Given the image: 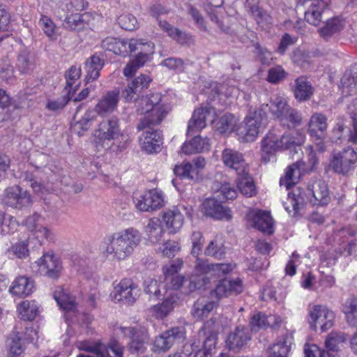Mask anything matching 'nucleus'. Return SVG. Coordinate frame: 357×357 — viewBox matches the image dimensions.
<instances>
[{
	"instance_id": "nucleus-25",
	"label": "nucleus",
	"mask_w": 357,
	"mask_h": 357,
	"mask_svg": "<svg viewBox=\"0 0 357 357\" xmlns=\"http://www.w3.org/2000/svg\"><path fill=\"white\" fill-rule=\"evenodd\" d=\"M88 351L95 354L98 357H123V347L116 340H112L107 347L98 343L85 348Z\"/></svg>"
},
{
	"instance_id": "nucleus-37",
	"label": "nucleus",
	"mask_w": 357,
	"mask_h": 357,
	"mask_svg": "<svg viewBox=\"0 0 357 357\" xmlns=\"http://www.w3.org/2000/svg\"><path fill=\"white\" fill-rule=\"evenodd\" d=\"M331 3V0H313L308 10L305 13V20L314 26H317L322 17V15L314 10L316 6L319 9H326Z\"/></svg>"
},
{
	"instance_id": "nucleus-64",
	"label": "nucleus",
	"mask_w": 357,
	"mask_h": 357,
	"mask_svg": "<svg viewBox=\"0 0 357 357\" xmlns=\"http://www.w3.org/2000/svg\"><path fill=\"white\" fill-rule=\"evenodd\" d=\"M268 317L262 312L254 314L250 320V324L252 331H258L261 328H266L269 326Z\"/></svg>"
},
{
	"instance_id": "nucleus-19",
	"label": "nucleus",
	"mask_w": 357,
	"mask_h": 357,
	"mask_svg": "<svg viewBox=\"0 0 357 357\" xmlns=\"http://www.w3.org/2000/svg\"><path fill=\"white\" fill-rule=\"evenodd\" d=\"M243 290V282L240 278H225L218 282L213 294H215V297L221 298L238 295L241 294Z\"/></svg>"
},
{
	"instance_id": "nucleus-63",
	"label": "nucleus",
	"mask_w": 357,
	"mask_h": 357,
	"mask_svg": "<svg viewBox=\"0 0 357 357\" xmlns=\"http://www.w3.org/2000/svg\"><path fill=\"white\" fill-rule=\"evenodd\" d=\"M304 353L305 357H340V355L336 354H328L316 344L305 345Z\"/></svg>"
},
{
	"instance_id": "nucleus-44",
	"label": "nucleus",
	"mask_w": 357,
	"mask_h": 357,
	"mask_svg": "<svg viewBox=\"0 0 357 357\" xmlns=\"http://www.w3.org/2000/svg\"><path fill=\"white\" fill-rule=\"evenodd\" d=\"M128 40L107 38L102 43L103 47L115 54L126 55L128 53Z\"/></svg>"
},
{
	"instance_id": "nucleus-41",
	"label": "nucleus",
	"mask_w": 357,
	"mask_h": 357,
	"mask_svg": "<svg viewBox=\"0 0 357 357\" xmlns=\"http://www.w3.org/2000/svg\"><path fill=\"white\" fill-rule=\"evenodd\" d=\"M17 68L22 74H29L35 68L34 58L30 51L22 50L17 59Z\"/></svg>"
},
{
	"instance_id": "nucleus-18",
	"label": "nucleus",
	"mask_w": 357,
	"mask_h": 357,
	"mask_svg": "<svg viewBox=\"0 0 357 357\" xmlns=\"http://www.w3.org/2000/svg\"><path fill=\"white\" fill-rule=\"evenodd\" d=\"M183 264V260L178 258L175 259L170 265L163 266L165 288L178 289L182 286L184 277L178 275V271L181 268Z\"/></svg>"
},
{
	"instance_id": "nucleus-42",
	"label": "nucleus",
	"mask_w": 357,
	"mask_h": 357,
	"mask_svg": "<svg viewBox=\"0 0 357 357\" xmlns=\"http://www.w3.org/2000/svg\"><path fill=\"white\" fill-rule=\"evenodd\" d=\"M342 312L344 314L347 323L352 326L357 327V298L350 297L342 305Z\"/></svg>"
},
{
	"instance_id": "nucleus-7",
	"label": "nucleus",
	"mask_w": 357,
	"mask_h": 357,
	"mask_svg": "<svg viewBox=\"0 0 357 357\" xmlns=\"http://www.w3.org/2000/svg\"><path fill=\"white\" fill-rule=\"evenodd\" d=\"M357 167V152L351 146L331 153L329 168L335 174L346 176Z\"/></svg>"
},
{
	"instance_id": "nucleus-36",
	"label": "nucleus",
	"mask_w": 357,
	"mask_h": 357,
	"mask_svg": "<svg viewBox=\"0 0 357 357\" xmlns=\"http://www.w3.org/2000/svg\"><path fill=\"white\" fill-rule=\"evenodd\" d=\"M328 127L327 118L321 113H314L307 123V132L310 136L324 134Z\"/></svg>"
},
{
	"instance_id": "nucleus-23",
	"label": "nucleus",
	"mask_w": 357,
	"mask_h": 357,
	"mask_svg": "<svg viewBox=\"0 0 357 357\" xmlns=\"http://www.w3.org/2000/svg\"><path fill=\"white\" fill-rule=\"evenodd\" d=\"M250 339L249 329L244 326H238L229 334L226 344L229 350L239 351Z\"/></svg>"
},
{
	"instance_id": "nucleus-45",
	"label": "nucleus",
	"mask_w": 357,
	"mask_h": 357,
	"mask_svg": "<svg viewBox=\"0 0 357 357\" xmlns=\"http://www.w3.org/2000/svg\"><path fill=\"white\" fill-rule=\"evenodd\" d=\"M128 53L144 54L145 53H154L155 45L144 39L131 38L128 40Z\"/></svg>"
},
{
	"instance_id": "nucleus-39",
	"label": "nucleus",
	"mask_w": 357,
	"mask_h": 357,
	"mask_svg": "<svg viewBox=\"0 0 357 357\" xmlns=\"http://www.w3.org/2000/svg\"><path fill=\"white\" fill-rule=\"evenodd\" d=\"M342 93L350 95L356 91L357 87V64H355L350 70H347L341 79Z\"/></svg>"
},
{
	"instance_id": "nucleus-6",
	"label": "nucleus",
	"mask_w": 357,
	"mask_h": 357,
	"mask_svg": "<svg viewBox=\"0 0 357 357\" xmlns=\"http://www.w3.org/2000/svg\"><path fill=\"white\" fill-rule=\"evenodd\" d=\"M266 105L258 107H251L244 119L245 126L238 130L239 139L243 142H253L257 137L262 126V121L266 118Z\"/></svg>"
},
{
	"instance_id": "nucleus-26",
	"label": "nucleus",
	"mask_w": 357,
	"mask_h": 357,
	"mask_svg": "<svg viewBox=\"0 0 357 357\" xmlns=\"http://www.w3.org/2000/svg\"><path fill=\"white\" fill-rule=\"evenodd\" d=\"M141 149L148 153L158 151L162 144V136L156 130H148L144 132L139 139Z\"/></svg>"
},
{
	"instance_id": "nucleus-54",
	"label": "nucleus",
	"mask_w": 357,
	"mask_h": 357,
	"mask_svg": "<svg viewBox=\"0 0 357 357\" xmlns=\"http://www.w3.org/2000/svg\"><path fill=\"white\" fill-rule=\"evenodd\" d=\"M302 120L301 113L297 109L290 107L278 119V121L281 125L291 128L301 125Z\"/></svg>"
},
{
	"instance_id": "nucleus-8",
	"label": "nucleus",
	"mask_w": 357,
	"mask_h": 357,
	"mask_svg": "<svg viewBox=\"0 0 357 357\" xmlns=\"http://www.w3.org/2000/svg\"><path fill=\"white\" fill-rule=\"evenodd\" d=\"M335 315L333 310L324 305H314L308 308L307 321L310 327L322 331L330 329L334 324Z\"/></svg>"
},
{
	"instance_id": "nucleus-35",
	"label": "nucleus",
	"mask_w": 357,
	"mask_h": 357,
	"mask_svg": "<svg viewBox=\"0 0 357 357\" xmlns=\"http://www.w3.org/2000/svg\"><path fill=\"white\" fill-rule=\"evenodd\" d=\"M54 298L59 307L65 311L73 312L76 310L77 303L75 298L68 292L58 287L54 292Z\"/></svg>"
},
{
	"instance_id": "nucleus-5",
	"label": "nucleus",
	"mask_w": 357,
	"mask_h": 357,
	"mask_svg": "<svg viewBox=\"0 0 357 357\" xmlns=\"http://www.w3.org/2000/svg\"><path fill=\"white\" fill-rule=\"evenodd\" d=\"M234 268V264H209L206 260L197 258L193 273L190 277V289H195L204 287L209 283L211 277H220L228 274Z\"/></svg>"
},
{
	"instance_id": "nucleus-46",
	"label": "nucleus",
	"mask_w": 357,
	"mask_h": 357,
	"mask_svg": "<svg viewBox=\"0 0 357 357\" xmlns=\"http://www.w3.org/2000/svg\"><path fill=\"white\" fill-rule=\"evenodd\" d=\"M313 94V89L306 78L301 77L296 79L294 95L299 101H305L310 98Z\"/></svg>"
},
{
	"instance_id": "nucleus-14",
	"label": "nucleus",
	"mask_w": 357,
	"mask_h": 357,
	"mask_svg": "<svg viewBox=\"0 0 357 357\" xmlns=\"http://www.w3.org/2000/svg\"><path fill=\"white\" fill-rule=\"evenodd\" d=\"M248 223L266 234L274 232L273 220L270 213L258 209L250 210L246 215Z\"/></svg>"
},
{
	"instance_id": "nucleus-55",
	"label": "nucleus",
	"mask_w": 357,
	"mask_h": 357,
	"mask_svg": "<svg viewBox=\"0 0 357 357\" xmlns=\"http://www.w3.org/2000/svg\"><path fill=\"white\" fill-rule=\"evenodd\" d=\"M176 296L170 294L161 304L155 305L152 307L153 315L158 319L166 317L174 308Z\"/></svg>"
},
{
	"instance_id": "nucleus-50",
	"label": "nucleus",
	"mask_w": 357,
	"mask_h": 357,
	"mask_svg": "<svg viewBox=\"0 0 357 357\" xmlns=\"http://www.w3.org/2000/svg\"><path fill=\"white\" fill-rule=\"evenodd\" d=\"M237 187L239 191L246 197H252L256 193L252 178L248 174V169L243 175H238Z\"/></svg>"
},
{
	"instance_id": "nucleus-16",
	"label": "nucleus",
	"mask_w": 357,
	"mask_h": 357,
	"mask_svg": "<svg viewBox=\"0 0 357 357\" xmlns=\"http://www.w3.org/2000/svg\"><path fill=\"white\" fill-rule=\"evenodd\" d=\"M223 164L228 168L234 169L238 175H243L248 169L242 153L230 148H225L221 155Z\"/></svg>"
},
{
	"instance_id": "nucleus-49",
	"label": "nucleus",
	"mask_w": 357,
	"mask_h": 357,
	"mask_svg": "<svg viewBox=\"0 0 357 357\" xmlns=\"http://www.w3.org/2000/svg\"><path fill=\"white\" fill-rule=\"evenodd\" d=\"M145 232L151 243H158L163 234V229L160 219L156 218L150 219L145 227Z\"/></svg>"
},
{
	"instance_id": "nucleus-62",
	"label": "nucleus",
	"mask_w": 357,
	"mask_h": 357,
	"mask_svg": "<svg viewBox=\"0 0 357 357\" xmlns=\"http://www.w3.org/2000/svg\"><path fill=\"white\" fill-rule=\"evenodd\" d=\"M29 239L20 241L13 244L7 250V254L10 257H15L18 259H24L29 256L28 242Z\"/></svg>"
},
{
	"instance_id": "nucleus-34",
	"label": "nucleus",
	"mask_w": 357,
	"mask_h": 357,
	"mask_svg": "<svg viewBox=\"0 0 357 357\" xmlns=\"http://www.w3.org/2000/svg\"><path fill=\"white\" fill-rule=\"evenodd\" d=\"M105 65L104 60L98 55H93L85 61L86 83L93 82L100 76V71Z\"/></svg>"
},
{
	"instance_id": "nucleus-29",
	"label": "nucleus",
	"mask_w": 357,
	"mask_h": 357,
	"mask_svg": "<svg viewBox=\"0 0 357 357\" xmlns=\"http://www.w3.org/2000/svg\"><path fill=\"white\" fill-rule=\"evenodd\" d=\"M212 109L208 107H201L195 110L189 121L187 133L194 134L199 132L206 126V120L212 113Z\"/></svg>"
},
{
	"instance_id": "nucleus-21",
	"label": "nucleus",
	"mask_w": 357,
	"mask_h": 357,
	"mask_svg": "<svg viewBox=\"0 0 357 357\" xmlns=\"http://www.w3.org/2000/svg\"><path fill=\"white\" fill-rule=\"evenodd\" d=\"M202 210L206 215L215 220L228 221L232 218L231 210L215 199H206L202 204Z\"/></svg>"
},
{
	"instance_id": "nucleus-2",
	"label": "nucleus",
	"mask_w": 357,
	"mask_h": 357,
	"mask_svg": "<svg viewBox=\"0 0 357 357\" xmlns=\"http://www.w3.org/2000/svg\"><path fill=\"white\" fill-rule=\"evenodd\" d=\"M141 240L140 232L134 228H128L114 233L107 238L104 251L105 255L112 259L123 260L133 252Z\"/></svg>"
},
{
	"instance_id": "nucleus-43",
	"label": "nucleus",
	"mask_w": 357,
	"mask_h": 357,
	"mask_svg": "<svg viewBox=\"0 0 357 357\" xmlns=\"http://www.w3.org/2000/svg\"><path fill=\"white\" fill-rule=\"evenodd\" d=\"M238 119L234 115L226 113L215 122V129L220 133H231L236 126Z\"/></svg>"
},
{
	"instance_id": "nucleus-3",
	"label": "nucleus",
	"mask_w": 357,
	"mask_h": 357,
	"mask_svg": "<svg viewBox=\"0 0 357 357\" xmlns=\"http://www.w3.org/2000/svg\"><path fill=\"white\" fill-rule=\"evenodd\" d=\"M137 111L144 116L137 126L138 130H143L160 124L169 109L162 102L161 94L156 93L142 97L137 103Z\"/></svg>"
},
{
	"instance_id": "nucleus-13",
	"label": "nucleus",
	"mask_w": 357,
	"mask_h": 357,
	"mask_svg": "<svg viewBox=\"0 0 357 357\" xmlns=\"http://www.w3.org/2000/svg\"><path fill=\"white\" fill-rule=\"evenodd\" d=\"M185 338V329L183 326L173 327L156 337L154 340L155 351H167L174 344L183 342Z\"/></svg>"
},
{
	"instance_id": "nucleus-60",
	"label": "nucleus",
	"mask_w": 357,
	"mask_h": 357,
	"mask_svg": "<svg viewBox=\"0 0 357 357\" xmlns=\"http://www.w3.org/2000/svg\"><path fill=\"white\" fill-rule=\"evenodd\" d=\"M343 26V22L340 19L331 18L326 21L325 26L319 29V32L323 37H328L340 31Z\"/></svg>"
},
{
	"instance_id": "nucleus-32",
	"label": "nucleus",
	"mask_w": 357,
	"mask_h": 357,
	"mask_svg": "<svg viewBox=\"0 0 357 357\" xmlns=\"http://www.w3.org/2000/svg\"><path fill=\"white\" fill-rule=\"evenodd\" d=\"M211 144L207 137L200 135L195 136L190 141L186 142L182 146V152L185 155H192L207 151L210 149Z\"/></svg>"
},
{
	"instance_id": "nucleus-57",
	"label": "nucleus",
	"mask_w": 357,
	"mask_h": 357,
	"mask_svg": "<svg viewBox=\"0 0 357 357\" xmlns=\"http://www.w3.org/2000/svg\"><path fill=\"white\" fill-rule=\"evenodd\" d=\"M25 347L18 333L13 334L8 340V356L22 357Z\"/></svg>"
},
{
	"instance_id": "nucleus-47",
	"label": "nucleus",
	"mask_w": 357,
	"mask_h": 357,
	"mask_svg": "<svg viewBox=\"0 0 357 357\" xmlns=\"http://www.w3.org/2000/svg\"><path fill=\"white\" fill-rule=\"evenodd\" d=\"M289 107L286 98L280 95L275 94L271 99L269 109L278 121Z\"/></svg>"
},
{
	"instance_id": "nucleus-52",
	"label": "nucleus",
	"mask_w": 357,
	"mask_h": 357,
	"mask_svg": "<svg viewBox=\"0 0 357 357\" xmlns=\"http://www.w3.org/2000/svg\"><path fill=\"white\" fill-rule=\"evenodd\" d=\"M17 312L21 319L31 321L38 313V307L34 301H24L17 306Z\"/></svg>"
},
{
	"instance_id": "nucleus-27",
	"label": "nucleus",
	"mask_w": 357,
	"mask_h": 357,
	"mask_svg": "<svg viewBox=\"0 0 357 357\" xmlns=\"http://www.w3.org/2000/svg\"><path fill=\"white\" fill-rule=\"evenodd\" d=\"M212 109L208 107H201L195 110L189 121L187 133L194 134L199 132L206 126V120L212 113Z\"/></svg>"
},
{
	"instance_id": "nucleus-61",
	"label": "nucleus",
	"mask_w": 357,
	"mask_h": 357,
	"mask_svg": "<svg viewBox=\"0 0 357 357\" xmlns=\"http://www.w3.org/2000/svg\"><path fill=\"white\" fill-rule=\"evenodd\" d=\"M174 172L176 175L188 179H194L198 174V171L190 162H184L180 165H176L174 168Z\"/></svg>"
},
{
	"instance_id": "nucleus-58",
	"label": "nucleus",
	"mask_w": 357,
	"mask_h": 357,
	"mask_svg": "<svg viewBox=\"0 0 357 357\" xmlns=\"http://www.w3.org/2000/svg\"><path fill=\"white\" fill-rule=\"evenodd\" d=\"M86 14L75 13L68 16L63 24V27L72 31H79L85 26L84 17Z\"/></svg>"
},
{
	"instance_id": "nucleus-38",
	"label": "nucleus",
	"mask_w": 357,
	"mask_h": 357,
	"mask_svg": "<svg viewBox=\"0 0 357 357\" xmlns=\"http://www.w3.org/2000/svg\"><path fill=\"white\" fill-rule=\"evenodd\" d=\"M346 335L342 332L332 331L326 337L325 347L328 354L339 355V351L346 342Z\"/></svg>"
},
{
	"instance_id": "nucleus-31",
	"label": "nucleus",
	"mask_w": 357,
	"mask_h": 357,
	"mask_svg": "<svg viewBox=\"0 0 357 357\" xmlns=\"http://www.w3.org/2000/svg\"><path fill=\"white\" fill-rule=\"evenodd\" d=\"M34 287V282L31 279L19 276L12 282L9 292L15 296H27L33 292Z\"/></svg>"
},
{
	"instance_id": "nucleus-15",
	"label": "nucleus",
	"mask_w": 357,
	"mask_h": 357,
	"mask_svg": "<svg viewBox=\"0 0 357 357\" xmlns=\"http://www.w3.org/2000/svg\"><path fill=\"white\" fill-rule=\"evenodd\" d=\"M138 296L137 287L130 279L122 280L114 288L112 295L115 301L132 304Z\"/></svg>"
},
{
	"instance_id": "nucleus-24",
	"label": "nucleus",
	"mask_w": 357,
	"mask_h": 357,
	"mask_svg": "<svg viewBox=\"0 0 357 357\" xmlns=\"http://www.w3.org/2000/svg\"><path fill=\"white\" fill-rule=\"evenodd\" d=\"M119 100V91L112 90L107 91L99 99L95 106V114L100 116H105L114 112Z\"/></svg>"
},
{
	"instance_id": "nucleus-28",
	"label": "nucleus",
	"mask_w": 357,
	"mask_h": 357,
	"mask_svg": "<svg viewBox=\"0 0 357 357\" xmlns=\"http://www.w3.org/2000/svg\"><path fill=\"white\" fill-rule=\"evenodd\" d=\"M212 109L208 107H201L195 110L189 121L187 133L194 134L199 132L206 126V120L212 113Z\"/></svg>"
},
{
	"instance_id": "nucleus-17",
	"label": "nucleus",
	"mask_w": 357,
	"mask_h": 357,
	"mask_svg": "<svg viewBox=\"0 0 357 357\" xmlns=\"http://www.w3.org/2000/svg\"><path fill=\"white\" fill-rule=\"evenodd\" d=\"M36 264L38 266V272L40 275L51 278H57L62 270L59 259L52 253L44 254Z\"/></svg>"
},
{
	"instance_id": "nucleus-51",
	"label": "nucleus",
	"mask_w": 357,
	"mask_h": 357,
	"mask_svg": "<svg viewBox=\"0 0 357 357\" xmlns=\"http://www.w3.org/2000/svg\"><path fill=\"white\" fill-rule=\"evenodd\" d=\"M205 254L215 259H221L225 254L224 240L222 236H216L212 240L205 250Z\"/></svg>"
},
{
	"instance_id": "nucleus-11",
	"label": "nucleus",
	"mask_w": 357,
	"mask_h": 357,
	"mask_svg": "<svg viewBox=\"0 0 357 357\" xmlns=\"http://www.w3.org/2000/svg\"><path fill=\"white\" fill-rule=\"evenodd\" d=\"M0 199L3 204L18 209L27 207L31 203L30 195L19 185L6 188L0 196Z\"/></svg>"
},
{
	"instance_id": "nucleus-12",
	"label": "nucleus",
	"mask_w": 357,
	"mask_h": 357,
	"mask_svg": "<svg viewBox=\"0 0 357 357\" xmlns=\"http://www.w3.org/2000/svg\"><path fill=\"white\" fill-rule=\"evenodd\" d=\"M43 223L44 218L38 213H33L24 221V226L30 232L29 239H36L40 245L52 235V231Z\"/></svg>"
},
{
	"instance_id": "nucleus-56",
	"label": "nucleus",
	"mask_w": 357,
	"mask_h": 357,
	"mask_svg": "<svg viewBox=\"0 0 357 357\" xmlns=\"http://www.w3.org/2000/svg\"><path fill=\"white\" fill-rule=\"evenodd\" d=\"M305 204V199L301 192H293L289 194L286 202H284L285 210L290 213L294 211V214L297 213Z\"/></svg>"
},
{
	"instance_id": "nucleus-22",
	"label": "nucleus",
	"mask_w": 357,
	"mask_h": 357,
	"mask_svg": "<svg viewBox=\"0 0 357 357\" xmlns=\"http://www.w3.org/2000/svg\"><path fill=\"white\" fill-rule=\"evenodd\" d=\"M307 190L308 195L312 196L310 202L314 205L327 204L330 200L327 184L321 179L311 181Z\"/></svg>"
},
{
	"instance_id": "nucleus-48",
	"label": "nucleus",
	"mask_w": 357,
	"mask_h": 357,
	"mask_svg": "<svg viewBox=\"0 0 357 357\" xmlns=\"http://www.w3.org/2000/svg\"><path fill=\"white\" fill-rule=\"evenodd\" d=\"M96 114L93 110H88L73 126V130L79 136H82L91 126L96 120Z\"/></svg>"
},
{
	"instance_id": "nucleus-33",
	"label": "nucleus",
	"mask_w": 357,
	"mask_h": 357,
	"mask_svg": "<svg viewBox=\"0 0 357 357\" xmlns=\"http://www.w3.org/2000/svg\"><path fill=\"white\" fill-rule=\"evenodd\" d=\"M293 343V336L287 333L282 336L278 341L268 349L270 357H287Z\"/></svg>"
},
{
	"instance_id": "nucleus-59",
	"label": "nucleus",
	"mask_w": 357,
	"mask_h": 357,
	"mask_svg": "<svg viewBox=\"0 0 357 357\" xmlns=\"http://www.w3.org/2000/svg\"><path fill=\"white\" fill-rule=\"evenodd\" d=\"M216 304L215 302L208 301L203 303L197 301L193 307L192 315L197 319H204L208 317L209 313L215 308Z\"/></svg>"
},
{
	"instance_id": "nucleus-20",
	"label": "nucleus",
	"mask_w": 357,
	"mask_h": 357,
	"mask_svg": "<svg viewBox=\"0 0 357 357\" xmlns=\"http://www.w3.org/2000/svg\"><path fill=\"white\" fill-rule=\"evenodd\" d=\"M151 78L146 75H140L128 83L122 91V97L126 102L135 100L139 93L147 89L151 82Z\"/></svg>"
},
{
	"instance_id": "nucleus-4",
	"label": "nucleus",
	"mask_w": 357,
	"mask_h": 357,
	"mask_svg": "<svg viewBox=\"0 0 357 357\" xmlns=\"http://www.w3.org/2000/svg\"><path fill=\"white\" fill-rule=\"evenodd\" d=\"M304 136L299 135L296 138L289 132L280 134L275 130H271L261 141V158L264 162L267 163L277 153L289 149L295 145H301L303 142Z\"/></svg>"
},
{
	"instance_id": "nucleus-40",
	"label": "nucleus",
	"mask_w": 357,
	"mask_h": 357,
	"mask_svg": "<svg viewBox=\"0 0 357 357\" xmlns=\"http://www.w3.org/2000/svg\"><path fill=\"white\" fill-rule=\"evenodd\" d=\"M81 68L79 66H71L66 73V86L69 98H73V95L76 92L79 85L78 80L81 76Z\"/></svg>"
},
{
	"instance_id": "nucleus-53",
	"label": "nucleus",
	"mask_w": 357,
	"mask_h": 357,
	"mask_svg": "<svg viewBox=\"0 0 357 357\" xmlns=\"http://www.w3.org/2000/svg\"><path fill=\"white\" fill-rule=\"evenodd\" d=\"M215 344V340L213 337H208L204 342V349L197 351L192 354L190 351L185 350L169 355V357H210L209 351Z\"/></svg>"
},
{
	"instance_id": "nucleus-30",
	"label": "nucleus",
	"mask_w": 357,
	"mask_h": 357,
	"mask_svg": "<svg viewBox=\"0 0 357 357\" xmlns=\"http://www.w3.org/2000/svg\"><path fill=\"white\" fill-rule=\"evenodd\" d=\"M304 165V161H298L289 165L285 170L284 176L280 180V185L289 189L296 185L300 179L301 172H303L302 167Z\"/></svg>"
},
{
	"instance_id": "nucleus-1",
	"label": "nucleus",
	"mask_w": 357,
	"mask_h": 357,
	"mask_svg": "<svg viewBox=\"0 0 357 357\" xmlns=\"http://www.w3.org/2000/svg\"><path fill=\"white\" fill-rule=\"evenodd\" d=\"M94 136L97 149H110L115 153L122 152L131 141L130 136L121 129L120 121L116 116L102 120Z\"/></svg>"
},
{
	"instance_id": "nucleus-9",
	"label": "nucleus",
	"mask_w": 357,
	"mask_h": 357,
	"mask_svg": "<svg viewBox=\"0 0 357 357\" xmlns=\"http://www.w3.org/2000/svg\"><path fill=\"white\" fill-rule=\"evenodd\" d=\"M134 203L136 208L140 211L153 212L165 205L164 195L158 189H151L135 197Z\"/></svg>"
},
{
	"instance_id": "nucleus-10",
	"label": "nucleus",
	"mask_w": 357,
	"mask_h": 357,
	"mask_svg": "<svg viewBox=\"0 0 357 357\" xmlns=\"http://www.w3.org/2000/svg\"><path fill=\"white\" fill-rule=\"evenodd\" d=\"M192 212L191 206L181 205L166 210L163 212L162 218L169 231L175 234L183 227L184 217H191Z\"/></svg>"
}]
</instances>
